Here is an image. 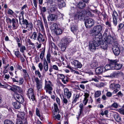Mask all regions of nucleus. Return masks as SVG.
Returning <instances> with one entry per match:
<instances>
[{
  "instance_id": "obj_8",
  "label": "nucleus",
  "mask_w": 124,
  "mask_h": 124,
  "mask_svg": "<svg viewBox=\"0 0 124 124\" xmlns=\"http://www.w3.org/2000/svg\"><path fill=\"white\" fill-rule=\"evenodd\" d=\"M70 42V39L68 38L62 40V49L63 50H65L69 43Z\"/></svg>"
},
{
  "instance_id": "obj_31",
  "label": "nucleus",
  "mask_w": 124,
  "mask_h": 124,
  "mask_svg": "<svg viewBox=\"0 0 124 124\" xmlns=\"http://www.w3.org/2000/svg\"><path fill=\"white\" fill-rule=\"evenodd\" d=\"M25 114L23 112H19L17 115V117L18 119H21L22 120L24 118Z\"/></svg>"
},
{
  "instance_id": "obj_2",
  "label": "nucleus",
  "mask_w": 124,
  "mask_h": 124,
  "mask_svg": "<svg viewBox=\"0 0 124 124\" xmlns=\"http://www.w3.org/2000/svg\"><path fill=\"white\" fill-rule=\"evenodd\" d=\"M101 40L99 38L93 37L89 42V49L90 51L92 52H94L96 47L101 45Z\"/></svg>"
},
{
  "instance_id": "obj_13",
  "label": "nucleus",
  "mask_w": 124,
  "mask_h": 124,
  "mask_svg": "<svg viewBox=\"0 0 124 124\" xmlns=\"http://www.w3.org/2000/svg\"><path fill=\"white\" fill-rule=\"evenodd\" d=\"M64 96L65 97H66L68 99H70L72 95V93L71 91H69V89L67 88H64Z\"/></svg>"
},
{
  "instance_id": "obj_59",
  "label": "nucleus",
  "mask_w": 124,
  "mask_h": 124,
  "mask_svg": "<svg viewBox=\"0 0 124 124\" xmlns=\"http://www.w3.org/2000/svg\"><path fill=\"white\" fill-rule=\"evenodd\" d=\"M116 95L119 97H122L123 96V93L121 91H120Z\"/></svg>"
},
{
  "instance_id": "obj_48",
  "label": "nucleus",
  "mask_w": 124,
  "mask_h": 124,
  "mask_svg": "<svg viewBox=\"0 0 124 124\" xmlns=\"http://www.w3.org/2000/svg\"><path fill=\"white\" fill-rule=\"evenodd\" d=\"M62 81L64 84H66L69 81L68 77L66 76H65V78L62 79Z\"/></svg>"
},
{
  "instance_id": "obj_15",
  "label": "nucleus",
  "mask_w": 124,
  "mask_h": 124,
  "mask_svg": "<svg viewBox=\"0 0 124 124\" xmlns=\"http://www.w3.org/2000/svg\"><path fill=\"white\" fill-rule=\"evenodd\" d=\"M72 64L74 65L75 69L81 68L82 67V65L77 60H74L72 62Z\"/></svg>"
},
{
  "instance_id": "obj_3",
  "label": "nucleus",
  "mask_w": 124,
  "mask_h": 124,
  "mask_svg": "<svg viewBox=\"0 0 124 124\" xmlns=\"http://www.w3.org/2000/svg\"><path fill=\"white\" fill-rule=\"evenodd\" d=\"M45 82L44 89L46 93L51 94L52 93L51 91L53 90V85L52 82L50 80H47L46 79L45 80Z\"/></svg>"
},
{
  "instance_id": "obj_6",
  "label": "nucleus",
  "mask_w": 124,
  "mask_h": 124,
  "mask_svg": "<svg viewBox=\"0 0 124 124\" xmlns=\"http://www.w3.org/2000/svg\"><path fill=\"white\" fill-rule=\"evenodd\" d=\"M121 76H124V74L121 72L118 71L113 72L110 75H106L105 77L107 78H115Z\"/></svg>"
},
{
  "instance_id": "obj_38",
  "label": "nucleus",
  "mask_w": 124,
  "mask_h": 124,
  "mask_svg": "<svg viewBox=\"0 0 124 124\" xmlns=\"http://www.w3.org/2000/svg\"><path fill=\"white\" fill-rule=\"evenodd\" d=\"M54 114H55V113H59V109L57 104L56 103H55L54 104Z\"/></svg>"
},
{
  "instance_id": "obj_11",
  "label": "nucleus",
  "mask_w": 124,
  "mask_h": 124,
  "mask_svg": "<svg viewBox=\"0 0 124 124\" xmlns=\"http://www.w3.org/2000/svg\"><path fill=\"white\" fill-rule=\"evenodd\" d=\"M85 12V11H80L77 12L74 15V18L76 19L80 18L81 19L82 17L84 16V14L85 13L86 14Z\"/></svg>"
},
{
  "instance_id": "obj_57",
  "label": "nucleus",
  "mask_w": 124,
  "mask_h": 124,
  "mask_svg": "<svg viewBox=\"0 0 124 124\" xmlns=\"http://www.w3.org/2000/svg\"><path fill=\"white\" fill-rule=\"evenodd\" d=\"M38 67L39 68L40 71H41L43 68V64L41 63H39L38 64Z\"/></svg>"
},
{
  "instance_id": "obj_60",
  "label": "nucleus",
  "mask_w": 124,
  "mask_h": 124,
  "mask_svg": "<svg viewBox=\"0 0 124 124\" xmlns=\"http://www.w3.org/2000/svg\"><path fill=\"white\" fill-rule=\"evenodd\" d=\"M36 115L40 117V111L38 109V108H36Z\"/></svg>"
},
{
  "instance_id": "obj_56",
  "label": "nucleus",
  "mask_w": 124,
  "mask_h": 124,
  "mask_svg": "<svg viewBox=\"0 0 124 124\" xmlns=\"http://www.w3.org/2000/svg\"><path fill=\"white\" fill-rule=\"evenodd\" d=\"M118 104L116 102H114L111 106V107H113L115 108H117L118 107Z\"/></svg>"
},
{
  "instance_id": "obj_55",
  "label": "nucleus",
  "mask_w": 124,
  "mask_h": 124,
  "mask_svg": "<svg viewBox=\"0 0 124 124\" xmlns=\"http://www.w3.org/2000/svg\"><path fill=\"white\" fill-rule=\"evenodd\" d=\"M35 73L36 75H38L39 77V78H40L41 77V75L39 70H36L35 71Z\"/></svg>"
},
{
  "instance_id": "obj_30",
  "label": "nucleus",
  "mask_w": 124,
  "mask_h": 124,
  "mask_svg": "<svg viewBox=\"0 0 124 124\" xmlns=\"http://www.w3.org/2000/svg\"><path fill=\"white\" fill-rule=\"evenodd\" d=\"M37 32L35 31L30 36V38L34 40L36 39L37 37Z\"/></svg>"
},
{
  "instance_id": "obj_25",
  "label": "nucleus",
  "mask_w": 124,
  "mask_h": 124,
  "mask_svg": "<svg viewBox=\"0 0 124 124\" xmlns=\"http://www.w3.org/2000/svg\"><path fill=\"white\" fill-rule=\"evenodd\" d=\"M43 66L45 71H47L48 69V64L45 59L44 61Z\"/></svg>"
},
{
  "instance_id": "obj_14",
  "label": "nucleus",
  "mask_w": 124,
  "mask_h": 124,
  "mask_svg": "<svg viewBox=\"0 0 124 124\" xmlns=\"http://www.w3.org/2000/svg\"><path fill=\"white\" fill-rule=\"evenodd\" d=\"M114 38L112 37L111 36L108 35L107 37L104 38V39L108 44H111L113 42Z\"/></svg>"
},
{
  "instance_id": "obj_51",
  "label": "nucleus",
  "mask_w": 124,
  "mask_h": 124,
  "mask_svg": "<svg viewBox=\"0 0 124 124\" xmlns=\"http://www.w3.org/2000/svg\"><path fill=\"white\" fill-rule=\"evenodd\" d=\"M65 6V3L64 1H62L60 4L58 5V6L60 8L64 7Z\"/></svg>"
},
{
  "instance_id": "obj_1",
  "label": "nucleus",
  "mask_w": 124,
  "mask_h": 124,
  "mask_svg": "<svg viewBox=\"0 0 124 124\" xmlns=\"http://www.w3.org/2000/svg\"><path fill=\"white\" fill-rule=\"evenodd\" d=\"M102 30V26L101 25L95 26L89 31L90 33L94 36L93 37L102 40V35L100 32Z\"/></svg>"
},
{
  "instance_id": "obj_27",
  "label": "nucleus",
  "mask_w": 124,
  "mask_h": 124,
  "mask_svg": "<svg viewBox=\"0 0 124 124\" xmlns=\"http://www.w3.org/2000/svg\"><path fill=\"white\" fill-rule=\"evenodd\" d=\"M74 100L72 102V103H75L79 99L80 96V94H74Z\"/></svg>"
},
{
  "instance_id": "obj_50",
  "label": "nucleus",
  "mask_w": 124,
  "mask_h": 124,
  "mask_svg": "<svg viewBox=\"0 0 124 124\" xmlns=\"http://www.w3.org/2000/svg\"><path fill=\"white\" fill-rule=\"evenodd\" d=\"M4 124H14L12 121L9 120H6L4 122Z\"/></svg>"
},
{
  "instance_id": "obj_7",
  "label": "nucleus",
  "mask_w": 124,
  "mask_h": 124,
  "mask_svg": "<svg viewBox=\"0 0 124 124\" xmlns=\"http://www.w3.org/2000/svg\"><path fill=\"white\" fill-rule=\"evenodd\" d=\"M120 85L118 84L112 83L111 84L110 86V89L114 90L113 93H116L119 91L118 89L120 87Z\"/></svg>"
},
{
  "instance_id": "obj_42",
  "label": "nucleus",
  "mask_w": 124,
  "mask_h": 124,
  "mask_svg": "<svg viewBox=\"0 0 124 124\" xmlns=\"http://www.w3.org/2000/svg\"><path fill=\"white\" fill-rule=\"evenodd\" d=\"M55 16L56 15L54 14H50L49 15L48 17L50 20L53 21L55 19Z\"/></svg>"
},
{
  "instance_id": "obj_33",
  "label": "nucleus",
  "mask_w": 124,
  "mask_h": 124,
  "mask_svg": "<svg viewBox=\"0 0 124 124\" xmlns=\"http://www.w3.org/2000/svg\"><path fill=\"white\" fill-rule=\"evenodd\" d=\"M114 118L116 121L117 122H120L121 121V118L118 114H115L114 115Z\"/></svg>"
},
{
  "instance_id": "obj_4",
  "label": "nucleus",
  "mask_w": 124,
  "mask_h": 124,
  "mask_svg": "<svg viewBox=\"0 0 124 124\" xmlns=\"http://www.w3.org/2000/svg\"><path fill=\"white\" fill-rule=\"evenodd\" d=\"M34 82L36 83V87L37 89L39 91L42 90V87L43 81L42 80L39 79L38 77H35L34 78Z\"/></svg>"
},
{
  "instance_id": "obj_61",
  "label": "nucleus",
  "mask_w": 124,
  "mask_h": 124,
  "mask_svg": "<svg viewBox=\"0 0 124 124\" xmlns=\"http://www.w3.org/2000/svg\"><path fill=\"white\" fill-rule=\"evenodd\" d=\"M20 52L19 51H16L15 52V55L17 57H19L21 55L20 54Z\"/></svg>"
},
{
  "instance_id": "obj_52",
  "label": "nucleus",
  "mask_w": 124,
  "mask_h": 124,
  "mask_svg": "<svg viewBox=\"0 0 124 124\" xmlns=\"http://www.w3.org/2000/svg\"><path fill=\"white\" fill-rule=\"evenodd\" d=\"M118 15V14L116 11H114L113 13V14L112 15L113 19H117V17Z\"/></svg>"
},
{
  "instance_id": "obj_26",
  "label": "nucleus",
  "mask_w": 124,
  "mask_h": 124,
  "mask_svg": "<svg viewBox=\"0 0 124 124\" xmlns=\"http://www.w3.org/2000/svg\"><path fill=\"white\" fill-rule=\"evenodd\" d=\"M12 105L16 109H19L21 107V104L19 102L16 101L12 103Z\"/></svg>"
},
{
  "instance_id": "obj_9",
  "label": "nucleus",
  "mask_w": 124,
  "mask_h": 124,
  "mask_svg": "<svg viewBox=\"0 0 124 124\" xmlns=\"http://www.w3.org/2000/svg\"><path fill=\"white\" fill-rule=\"evenodd\" d=\"M94 22L91 18L86 19L85 21V24L87 28H88L92 27L94 25Z\"/></svg>"
},
{
  "instance_id": "obj_45",
  "label": "nucleus",
  "mask_w": 124,
  "mask_h": 124,
  "mask_svg": "<svg viewBox=\"0 0 124 124\" xmlns=\"http://www.w3.org/2000/svg\"><path fill=\"white\" fill-rule=\"evenodd\" d=\"M26 49V47L25 46H22L20 48V50L21 52L23 53L24 52V51H25Z\"/></svg>"
},
{
  "instance_id": "obj_16",
  "label": "nucleus",
  "mask_w": 124,
  "mask_h": 124,
  "mask_svg": "<svg viewBox=\"0 0 124 124\" xmlns=\"http://www.w3.org/2000/svg\"><path fill=\"white\" fill-rule=\"evenodd\" d=\"M118 62V60L117 59L116 60H109V63L110 65V66L113 70L114 68L116 63Z\"/></svg>"
},
{
  "instance_id": "obj_17",
  "label": "nucleus",
  "mask_w": 124,
  "mask_h": 124,
  "mask_svg": "<svg viewBox=\"0 0 124 124\" xmlns=\"http://www.w3.org/2000/svg\"><path fill=\"white\" fill-rule=\"evenodd\" d=\"M39 43L44 42L45 41L44 38L43 37L42 34L39 32L38 34L37 37L36 39Z\"/></svg>"
},
{
  "instance_id": "obj_5",
  "label": "nucleus",
  "mask_w": 124,
  "mask_h": 124,
  "mask_svg": "<svg viewBox=\"0 0 124 124\" xmlns=\"http://www.w3.org/2000/svg\"><path fill=\"white\" fill-rule=\"evenodd\" d=\"M27 95L29 98L32 101L35 100V94L33 89L31 88H29L28 91Z\"/></svg>"
},
{
  "instance_id": "obj_24",
  "label": "nucleus",
  "mask_w": 124,
  "mask_h": 124,
  "mask_svg": "<svg viewBox=\"0 0 124 124\" xmlns=\"http://www.w3.org/2000/svg\"><path fill=\"white\" fill-rule=\"evenodd\" d=\"M79 113L78 114V117H79L80 115L83 113V108H84V105L82 103H80L79 106Z\"/></svg>"
},
{
  "instance_id": "obj_58",
  "label": "nucleus",
  "mask_w": 124,
  "mask_h": 124,
  "mask_svg": "<svg viewBox=\"0 0 124 124\" xmlns=\"http://www.w3.org/2000/svg\"><path fill=\"white\" fill-rule=\"evenodd\" d=\"M64 96H63V103L65 104H67L68 102V101Z\"/></svg>"
},
{
  "instance_id": "obj_40",
  "label": "nucleus",
  "mask_w": 124,
  "mask_h": 124,
  "mask_svg": "<svg viewBox=\"0 0 124 124\" xmlns=\"http://www.w3.org/2000/svg\"><path fill=\"white\" fill-rule=\"evenodd\" d=\"M113 41V43L112 44L113 45L112 47H115L116 46H118V43L116 39L114 38Z\"/></svg>"
},
{
  "instance_id": "obj_20",
  "label": "nucleus",
  "mask_w": 124,
  "mask_h": 124,
  "mask_svg": "<svg viewBox=\"0 0 124 124\" xmlns=\"http://www.w3.org/2000/svg\"><path fill=\"white\" fill-rule=\"evenodd\" d=\"M112 49L114 53L116 55H118L120 53V50L118 46L112 47Z\"/></svg>"
},
{
  "instance_id": "obj_35",
  "label": "nucleus",
  "mask_w": 124,
  "mask_h": 124,
  "mask_svg": "<svg viewBox=\"0 0 124 124\" xmlns=\"http://www.w3.org/2000/svg\"><path fill=\"white\" fill-rule=\"evenodd\" d=\"M54 31L55 34L57 35H59L61 34L62 31V30L61 29L58 28Z\"/></svg>"
},
{
  "instance_id": "obj_54",
  "label": "nucleus",
  "mask_w": 124,
  "mask_h": 124,
  "mask_svg": "<svg viewBox=\"0 0 124 124\" xmlns=\"http://www.w3.org/2000/svg\"><path fill=\"white\" fill-rule=\"evenodd\" d=\"M14 13V12L11 9H9L8 10L7 14L8 15L13 16Z\"/></svg>"
},
{
  "instance_id": "obj_29",
  "label": "nucleus",
  "mask_w": 124,
  "mask_h": 124,
  "mask_svg": "<svg viewBox=\"0 0 124 124\" xmlns=\"http://www.w3.org/2000/svg\"><path fill=\"white\" fill-rule=\"evenodd\" d=\"M53 69L56 71L59 70V69L58 66L55 65H53V66H51V67L49 69V71L50 72H51L53 71Z\"/></svg>"
},
{
  "instance_id": "obj_46",
  "label": "nucleus",
  "mask_w": 124,
  "mask_h": 124,
  "mask_svg": "<svg viewBox=\"0 0 124 124\" xmlns=\"http://www.w3.org/2000/svg\"><path fill=\"white\" fill-rule=\"evenodd\" d=\"M91 66L93 68L97 67L98 66V63L96 62H93L91 64Z\"/></svg>"
},
{
  "instance_id": "obj_12",
  "label": "nucleus",
  "mask_w": 124,
  "mask_h": 124,
  "mask_svg": "<svg viewBox=\"0 0 124 124\" xmlns=\"http://www.w3.org/2000/svg\"><path fill=\"white\" fill-rule=\"evenodd\" d=\"M14 97L17 101L20 103H23L24 101V99L23 97L20 94L16 93L14 95Z\"/></svg>"
},
{
  "instance_id": "obj_63",
  "label": "nucleus",
  "mask_w": 124,
  "mask_h": 124,
  "mask_svg": "<svg viewBox=\"0 0 124 124\" xmlns=\"http://www.w3.org/2000/svg\"><path fill=\"white\" fill-rule=\"evenodd\" d=\"M88 99L84 98V99L83 101V102L85 106V105L88 102Z\"/></svg>"
},
{
  "instance_id": "obj_21",
  "label": "nucleus",
  "mask_w": 124,
  "mask_h": 124,
  "mask_svg": "<svg viewBox=\"0 0 124 124\" xmlns=\"http://www.w3.org/2000/svg\"><path fill=\"white\" fill-rule=\"evenodd\" d=\"M35 23V26L37 27L40 29L39 26H40L41 28V30H43L44 29V26L40 21L38 20L37 21V22Z\"/></svg>"
},
{
  "instance_id": "obj_43",
  "label": "nucleus",
  "mask_w": 124,
  "mask_h": 124,
  "mask_svg": "<svg viewBox=\"0 0 124 124\" xmlns=\"http://www.w3.org/2000/svg\"><path fill=\"white\" fill-rule=\"evenodd\" d=\"M51 57L50 54V53H48L46 55V58L47 62L49 63H50V58Z\"/></svg>"
},
{
  "instance_id": "obj_62",
  "label": "nucleus",
  "mask_w": 124,
  "mask_h": 124,
  "mask_svg": "<svg viewBox=\"0 0 124 124\" xmlns=\"http://www.w3.org/2000/svg\"><path fill=\"white\" fill-rule=\"evenodd\" d=\"M105 24L108 27L111 28V25L110 22L107 21L106 22Z\"/></svg>"
},
{
  "instance_id": "obj_37",
  "label": "nucleus",
  "mask_w": 124,
  "mask_h": 124,
  "mask_svg": "<svg viewBox=\"0 0 124 124\" xmlns=\"http://www.w3.org/2000/svg\"><path fill=\"white\" fill-rule=\"evenodd\" d=\"M26 28H28V31H30V30H32L33 28V25L32 23L31 22L28 23L27 25L26 26Z\"/></svg>"
},
{
  "instance_id": "obj_22",
  "label": "nucleus",
  "mask_w": 124,
  "mask_h": 124,
  "mask_svg": "<svg viewBox=\"0 0 124 124\" xmlns=\"http://www.w3.org/2000/svg\"><path fill=\"white\" fill-rule=\"evenodd\" d=\"M86 2L84 1L79 2L77 5V6L79 8L82 9L84 8L85 6Z\"/></svg>"
},
{
  "instance_id": "obj_32",
  "label": "nucleus",
  "mask_w": 124,
  "mask_h": 124,
  "mask_svg": "<svg viewBox=\"0 0 124 124\" xmlns=\"http://www.w3.org/2000/svg\"><path fill=\"white\" fill-rule=\"evenodd\" d=\"M57 6L55 4L51 5L50 10L52 12H53L57 10Z\"/></svg>"
},
{
  "instance_id": "obj_53",
  "label": "nucleus",
  "mask_w": 124,
  "mask_h": 124,
  "mask_svg": "<svg viewBox=\"0 0 124 124\" xmlns=\"http://www.w3.org/2000/svg\"><path fill=\"white\" fill-rule=\"evenodd\" d=\"M22 22V24H23V25H25L26 26H27V24H28V23H29L27 20L26 19H23H23Z\"/></svg>"
},
{
  "instance_id": "obj_41",
  "label": "nucleus",
  "mask_w": 124,
  "mask_h": 124,
  "mask_svg": "<svg viewBox=\"0 0 124 124\" xmlns=\"http://www.w3.org/2000/svg\"><path fill=\"white\" fill-rule=\"evenodd\" d=\"M101 94V91L100 90H98L95 91L94 93V97H99Z\"/></svg>"
},
{
  "instance_id": "obj_64",
  "label": "nucleus",
  "mask_w": 124,
  "mask_h": 124,
  "mask_svg": "<svg viewBox=\"0 0 124 124\" xmlns=\"http://www.w3.org/2000/svg\"><path fill=\"white\" fill-rule=\"evenodd\" d=\"M16 124H23V122L22 121L18 119H17Z\"/></svg>"
},
{
  "instance_id": "obj_23",
  "label": "nucleus",
  "mask_w": 124,
  "mask_h": 124,
  "mask_svg": "<svg viewBox=\"0 0 124 124\" xmlns=\"http://www.w3.org/2000/svg\"><path fill=\"white\" fill-rule=\"evenodd\" d=\"M103 67H99L97 68L95 70V72L97 74H100L102 73L103 70Z\"/></svg>"
},
{
  "instance_id": "obj_28",
  "label": "nucleus",
  "mask_w": 124,
  "mask_h": 124,
  "mask_svg": "<svg viewBox=\"0 0 124 124\" xmlns=\"http://www.w3.org/2000/svg\"><path fill=\"white\" fill-rule=\"evenodd\" d=\"M122 66L123 65L122 64L117 63L115 66H114V68L113 70H119L122 68Z\"/></svg>"
},
{
  "instance_id": "obj_44",
  "label": "nucleus",
  "mask_w": 124,
  "mask_h": 124,
  "mask_svg": "<svg viewBox=\"0 0 124 124\" xmlns=\"http://www.w3.org/2000/svg\"><path fill=\"white\" fill-rule=\"evenodd\" d=\"M58 26L57 24L55 23H54L53 24L52 27L50 28L51 30L54 31L55 30L58 28Z\"/></svg>"
},
{
  "instance_id": "obj_19",
  "label": "nucleus",
  "mask_w": 124,
  "mask_h": 124,
  "mask_svg": "<svg viewBox=\"0 0 124 124\" xmlns=\"http://www.w3.org/2000/svg\"><path fill=\"white\" fill-rule=\"evenodd\" d=\"M12 79V80L13 82H16L18 84L19 83V85H22L24 82V79L23 77H21L19 78V81L18 80H16V79L15 78H11Z\"/></svg>"
},
{
  "instance_id": "obj_36",
  "label": "nucleus",
  "mask_w": 124,
  "mask_h": 124,
  "mask_svg": "<svg viewBox=\"0 0 124 124\" xmlns=\"http://www.w3.org/2000/svg\"><path fill=\"white\" fill-rule=\"evenodd\" d=\"M21 89V88L16 85H13L12 87V91L13 92L16 91L17 90H19Z\"/></svg>"
},
{
  "instance_id": "obj_10",
  "label": "nucleus",
  "mask_w": 124,
  "mask_h": 124,
  "mask_svg": "<svg viewBox=\"0 0 124 124\" xmlns=\"http://www.w3.org/2000/svg\"><path fill=\"white\" fill-rule=\"evenodd\" d=\"M8 20H9L10 23H12L13 29H16L17 28L18 21V20L13 18L11 20L10 18H8Z\"/></svg>"
},
{
  "instance_id": "obj_34",
  "label": "nucleus",
  "mask_w": 124,
  "mask_h": 124,
  "mask_svg": "<svg viewBox=\"0 0 124 124\" xmlns=\"http://www.w3.org/2000/svg\"><path fill=\"white\" fill-rule=\"evenodd\" d=\"M71 31L74 33L75 32H77L78 27L76 25H73L71 27Z\"/></svg>"
},
{
  "instance_id": "obj_39",
  "label": "nucleus",
  "mask_w": 124,
  "mask_h": 124,
  "mask_svg": "<svg viewBox=\"0 0 124 124\" xmlns=\"http://www.w3.org/2000/svg\"><path fill=\"white\" fill-rule=\"evenodd\" d=\"M58 113H55V114L54 113L53 115V117L55 120L57 119L58 120H60L61 118V116L60 115H57Z\"/></svg>"
},
{
  "instance_id": "obj_47",
  "label": "nucleus",
  "mask_w": 124,
  "mask_h": 124,
  "mask_svg": "<svg viewBox=\"0 0 124 124\" xmlns=\"http://www.w3.org/2000/svg\"><path fill=\"white\" fill-rule=\"evenodd\" d=\"M105 70H110L112 69V68L110 67V65L109 63L107 64L105 67Z\"/></svg>"
},
{
  "instance_id": "obj_49",
  "label": "nucleus",
  "mask_w": 124,
  "mask_h": 124,
  "mask_svg": "<svg viewBox=\"0 0 124 124\" xmlns=\"http://www.w3.org/2000/svg\"><path fill=\"white\" fill-rule=\"evenodd\" d=\"M45 52V49H44L40 53V57L41 60H42L44 57Z\"/></svg>"
},
{
  "instance_id": "obj_18",
  "label": "nucleus",
  "mask_w": 124,
  "mask_h": 124,
  "mask_svg": "<svg viewBox=\"0 0 124 124\" xmlns=\"http://www.w3.org/2000/svg\"><path fill=\"white\" fill-rule=\"evenodd\" d=\"M101 41V48L104 50H106L107 49L108 46V44H107V43L105 41L104 39L103 40H102H102Z\"/></svg>"
}]
</instances>
